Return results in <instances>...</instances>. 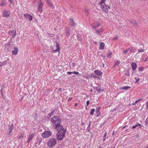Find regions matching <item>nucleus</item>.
<instances>
[{
  "mask_svg": "<svg viewBox=\"0 0 148 148\" xmlns=\"http://www.w3.org/2000/svg\"><path fill=\"white\" fill-rule=\"evenodd\" d=\"M51 122L58 131L60 130V128H63L62 125L60 124L61 119L58 116H55L51 118Z\"/></svg>",
  "mask_w": 148,
  "mask_h": 148,
  "instance_id": "1",
  "label": "nucleus"
},
{
  "mask_svg": "<svg viewBox=\"0 0 148 148\" xmlns=\"http://www.w3.org/2000/svg\"><path fill=\"white\" fill-rule=\"evenodd\" d=\"M58 132L56 135V138L58 140H62L65 136L66 130L63 128H60L58 130Z\"/></svg>",
  "mask_w": 148,
  "mask_h": 148,
  "instance_id": "2",
  "label": "nucleus"
},
{
  "mask_svg": "<svg viewBox=\"0 0 148 148\" xmlns=\"http://www.w3.org/2000/svg\"><path fill=\"white\" fill-rule=\"evenodd\" d=\"M57 142V140L55 138L50 139L47 143L49 147H51L55 146Z\"/></svg>",
  "mask_w": 148,
  "mask_h": 148,
  "instance_id": "3",
  "label": "nucleus"
},
{
  "mask_svg": "<svg viewBox=\"0 0 148 148\" xmlns=\"http://www.w3.org/2000/svg\"><path fill=\"white\" fill-rule=\"evenodd\" d=\"M56 49H54L52 47H51V49L52 50L53 52L54 53H56V52H58L59 53L60 52V47L59 45L58 44V43L57 42H56Z\"/></svg>",
  "mask_w": 148,
  "mask_h": 148,
  "instance_id": "4",
  "label": "nucleus"
},
{
  "mask_svg": "<svg viewBox=\"0 0 148 148\" xmlns=\"http://www.w3.org/2000/svg\"><path fill=\"white\" fill-rule=\"evenodd\" d=\"M51 134V132L50 131H46L42 134V136L43 137L47 138L50 136Z\"/></svg>",
  "mask_w": 148,
  "mask_h": 148,
  "instance_id": "5",
  "label": "nucleus"
},
{
  "mask_svg": "<svg viewBox=\"0 0 148 148\" xmlns=\"http://www.w3.org/2000/svg\"><path fill=\"white\" fill-rule=\"evenodd\" d=\"M38 3V10L39 12H42V8L43 4L41 0H40V1Z\"/></svg>",
  "mask_w": 148,
  "mask_h": 148,
  "instance_id": "6",
  "label": "nucleus"
},
{
  "mask_svg": "<svg viewBox=\"0 0 148 148\" xmlns=\"http://www.w3.org/2000/svg\"><path fill=\"white\" fill-rule=\"evenodd\" d=\"M110 6H108V7L106 4L104 6H102L101 7V9L105 12H107L108 10V9H110Z\"/></svg>",
  "mask_w": 148,
  "mask_h": 148,
  "instance_id": "7",
  "label": "nucleus"
},
{
  "mask_svg": "<svg viewBox=\"0 0 148 148\" xmlns=\"http://www.w3.org/2000/svg\"><path fill=\"white\" fill-rule=\"evenodd\" d=\"M94 72L95 74L97 76H101L103 74L102 72L99 70L97 69L94 71Z\"/></svg>",
  "mask_w": 148,
  "mask_h": 148,
  "instance_id": "8",
  "label": "nucleus"
},
{
  "mask_svg": "<svg viewBox=\"0 0 148 148\" xmlns=\"http://www.w3.org/2000/svg\"><path fill=\"white\" fill-rule=\"evenodd\" d=\"M131 66L132 68V69L133 71H135L136 70L137 67V64L134 62H132L131 64Z\"/></svg>",
  "mask_w": 148,
  "mask_h": 148,
  "instance_id": "9",
  "label": "nucleus"
},
{
  "mask_svg": "<svg viewBox=\"0 0 148 148\" xmlns=\"http://www.w3.org/2000/svg\"><path fill=\"white\" fill-rule=\"evenodd\" d=\"M9 34L11 37H13L15 36L16 32V31L14 30L12 31L10 30L9 32Z\"/></svg>",
  "mask_w": 148,
  "mask_h": 148,
  "instance_id": "10",
  "label": "nucleus"
},
{
  "mask_svg": "<svg viewBox=\"0 0 148 148\" xmlns=\"http://www.w3.org/2000/svg\"><path fill=\"white\" fill-rule=\"evenodd\" d=\"M34 135L33 133L30 134L28 136L27 143H29V142L34 137Z\"/></svg>",
  "mask_w": 148,
  "mask_h": 148,
  "instance_id": "11",
  "label": "nucleus"
},
{
  "mask_svg": "<svg viewBox=\"0 0 148 148\" xmlns=\"http://www.w3.org/2000/svg\"><path fill=\"white\" fill-rule=\"evenodd\" d=\"M13 125H11L9 126L8 128V134L10 135V134H12V132L13 129Z\"/></svg>",
  "mask_w": 148,
  "mask_h": 148,
  "instance_id": "12",
  "label": "nucleus"
},
{
  "mask_svg": "<svg viewBox=\"0 0 148 148\" xmlns=\"http://www.w3.org/2000/svg\"><path fill=\"white\" fill-rule=\"evenodd\" d=\"M24 16L27 19H28L29 21H31L32 20V16L29 14H25L24 15Z\"/></svg>",
  "mask_w": 148,
  "mask_h": 148,
  "instance_id": "13",
  "label": "nucleus"
},
{
  "mask_svg": "<svg viewBox=\"0 0 148 148\" xmlns=\"http://www.w3.org/2000/svg\"><path fill=\"white\" fill-rule=\"evenodd\" d=\"M10 14V12L8 11L5 10L3 12V16L4 17L6 16L8 17L9 16Z\"/></svg>",
  "mask_w": 148,
  "mask_h": 148,
  "instance_id": "14",
  "label": "nucleus"
},
{
  "mask_svg": "<svg viewBox=\"0 0 148 148\" xmlns=\"http://www.w3.org/2000/svg\"><path fill=\"white\" fill-rule=\"evenodd\" d=\"M6 5L7 4L4 0H0V6H6Z\"/></svg>",
  "mask_w": 148,
  "mask_h": 148,
  "instance_id": "15",
  "label": "nucleus"
},
{
  "mask_svg": "<svg viewBox=\"0 0 148 148\" xmlns=\"http://www.w3.org/2000/svg\"><path fill=\"white\" fill-rule=\"evenodd\" d=\"M18 49L17 47H14V50L12 51V53L14 55H16L17 54Z\"/></svg>",
  "mask_w": 148,
  "mask_h": 148,
  "instance_id": "16",
  "label": "nucleus"
},
{
  "mask_svg": "<svg viewBox=\"0 0 148 148\" xmlns=\"http://www.w3.org/2000/svg\"><path fill=\"white\" fill-rule=\"evenodd\" d=\"M69 24L71 26H75V23L72 18H70Z\"/></svg>",
  "mask_w": 148,
  "mask_h": 148,
  "instance_id": "17",
  "label": "nucleus"
},
{
  "mask_svg": "<svg viewBox=\"0 0 148 148\" xmlns=\"http://www.w3.org/2000/svg\"><path fill=\"white\" fill-rule=\"evenodd\" d=\"M105 45L103 42H101L100 44L99 49L100 50H103L104 48Z\"/></svg>",
  "mask_w": 148,
  "mask_h": 148,
  "instance_id": "18",
  "label": "nucleus"
},
{
  "mask_svg": "<svg viewBox=\"0 0 148 148\" xmlns=\"http://www.w3.org/2000/svg\"><path fill=\"white\" fill-rule=\"evenodd\" d=\"M100 25V24H97L96 25H95V24H93L91 25V26L93 29H95L96 28H97Z\"/></svg>",
  "mask_w": 148,
  "mask_h": 148,
  "instance_id": "19",
  "label": "nucleus"
},
{
  "mask_svg": "<svg viewBox=\"0 0 148 148\" xmlns=\"http://www.w3.org/2000/svg\"><path fill=\"white\" fill-rule=\"evenodd\" d=\"M66 32H65V34L66 36H70V30L68 28H67L66 29Z\"/></svg>",
  "mask_w": 148,
  "mask_h": 148,
  "instance_id": "20",
  "label": "nucleus"
},
{
  "mask_svg": "<svg viewBox=\"0 0 148 148\" xmlns=\"http://www.w3.org/2000/svg\"><path fill=\"white\" fill-rule=\"evenodd\" d=\"M55 110H53L50 113H49L48 114L47 117L49 118L53 115L55 112Z\"/></svg>",
  "mask_w": 148,
  "mask_h": 148,
  "instance_id": "21",
  "label": "nucleus"
},
{
  "mask_svg": "<svg viewBox=\"0 0 148 148\" xmlns=\"http://www.w3.org/2000/svg\"><path fill=\"white\" fill-rule=\"evenodd\" d=\"M130 22L132 23L134 25L137 26L138 25V23H137L136 21H132V20H130Z\"/></svg>",
  "mask_w": 148,
  "mask_h": 148,
  "instance_id": "22",
  "label": "nucleus"
},
{
  "mask_svg": "<svg viewBox=\"0 0 148 148\" xmlns=\"http://www.w3.org/2000/svg\"><path fill=\"white\" fill-rule=\"evenodd\" d=\"M95 30L97 33L99 34L101 33L103 31L102 28H100L99 29H95Z\"/></svg>",
  "mask_w": 148,
  "mask_h": 148,
  "instance_id": "23",
  "label": "nucleus"
},
{
  "mask_svg": "<svg viewBox=\"0 0 148 148\" xmlns=\"http://www.w3.org/2000/svg\"><path fill=\"white\" fill-rule=\"evenodd\" d=\"M138 126H139L140 127H141V125L139 123H136L135 125H133L132 127V129H134L136 127H137Z\"/></svg>",
  "mask_w": 148,
  "mask_h": 148,
  "instance_id": "24",
  "label": "nucleus"
},
{
  "mask_svg": "<svg viewBox=\"0 0 148 148\" xmlns=\"http://www.w3.org/2000/svg\"><path fill=\"white\" fill-rule=\"evenodd\" d=\"M105 1H106L104 0H101V1L100 2V5L101 7L102 6H104V5H105Z\"/></svg>",
  "mask_w": 148,
  "mask_h": 148,
  "instance_id": "25",
  "label": "nucleus"
},
{
  "mask_svg": "<svg viewBox=\"0 0 148 148\" xmlns=\"http://www.w3.org/2000/svg\"><path fill=\"white\" fill-rule=\"evenodd\" d=\"M47 3L48 4V5H49V6L52 7V8L53 7V5L49 1V0H46Z\"/></svg>",
  "mask_w": 148,
  "mask_h": 148,
  "instance_id": "26",
  "label": "nucleus"
},
{
  "mask_svg": "<svg viewBox=\"0 0 148 148\" xmlns=\"http://www.w3.org/2000/svg\"><path fill=\"white\" fill-rule=\"evenodd\" d=\"M134 78L136 80V81L135 82V84H138L139 82V80H140V78H137L136 77H135Z\"/></svg>",
  "mask_w": 148,
  "mask_h": 148,
  "instance_id": "27",
  "label": "nucleus"
},
{
  "mask_svg": "<svg viewBox=\"0 0 148 148\" xmlns=\"http://www.w3.org/2000/svg\"><path fill=\"white\" fill-rule=\"evenodd\" d=\"M130 88V87L124 86H123L121 88V89L123 90H127L128 88Z\"/></svg>",
  "mask_w": 148,
  "mask_h": 148,
  "instance_id": "28",
  "label": "nucleus"
},
{
  "mask_svg": "<svg viewBox=\"0 0 148 148\" xmlns=\"http://www.w3.org/2000/svg\"><path fill=\"white\" fill-rule=\"evenodd\" d=\"M130 49L128 48L126 49V50L124 51H123V53L124 54H126V53L128 52V51L130 50Z\"/></svg>",
  "mask_w": 148,
  "mask_h": 148,
  "instance_id": "29",
  "label": "nucleus"
},
{
  "mask_svg": "<svg viewBox=\"0 0 148 148\" xmlns=\"http://www.w3.org/2000/svg\"><path fill=\"white\" fill-rule=\"evenodd\" d=\"M95 111V109L94 108L91 109L90 112V114L91 115H93Z\"/></svg>",
  "mask_w": 148,
  "mask_h": 148,
  "instance_id": "30",
  "label": "nucleus"
},
{
  "mask_svg": "<svg viewBox=\"0 0 148 148\" xmlns=\"http://www.w3.org/2000/svg\"><path fill=\"white\" fill-rule=\"evenodd\" d=\"M85 12L86 14V15L88 16V15L89 14V10L88 9L85 8Z\"/></svg>",
  "mask_w": 148,
  "mask_h": 148,
  "instance_id": "31",
  "label": "nucleus"
},
{
  "mask_svg": "<svg viewBox=\"0 0 148 148\" xmlns=\"http://www.w3.org/2000/svg\"><path fill=\"white\" fill-rule=\"evenodd\" d=\"M8 60V58L7 60H6L5 61L3 62H2V64L3 65H3H4L6 64H7V62Z\"/></svg>",
  "mask_w": 148,
  "mask_h": 148,
  "instance_id": "32",
  "label": "nucleus"
},
{
  "mask_svg": "<svg viewBox=\"0 0 148 148\" xmlns=\"http://www.w3.org/2000/svg\"><path fill=\"white\" fill-rule=\"evenodd\" d=\"M103 90L101 88L99 87H98L97 91L98 92H102L103 91Z\"/></svg>",
  "mask_w": 148,
  "mask_h": 148,
  "instance_id": "33",
  "label": "nucleus"
},
{
  "mask_svg": "<svg viewBox=\"0 0 148 148\" xmlns=\"http://www.w3.org/2000/svg\"><path fill=\"white\" fill-rule=\"evenodd\" d=\"M144 69V68L142 67H140L138 68V71H139L141 72L143 71Z\"/></svg>",
  "mask_w": 148,
  "mask_h": 148,
  "instance_id": "34",
  "label": "nucleus"
},
{
  "mask_svg": "<svg viewBox=\"0 0 148 148\" xmlns=\"http://www.w3.org/2000/svg\"><path fill=\"white\" fill-rule=\"evenodd\" d=\"M120 63V62L119 61H117L114 64V66L118 65Z\"/></svg>",
  "mask_w": 148,
  "mask_h": 148,
  "instance_id": "35",
  "label": "nucleus"
},
{
  "mask_svg": "<svg viewBox=\"0 0 148 148\" xmlns=\"http://www.w3.org/2000/svg\"><path fill=\"white\" fill-rule=\"evenodd\" d=\"M112 55V52H109V53L107 55V57H110Z\"/></svg>",
  "mask_w": 148,
  "mask_h": 148,
  "instance_id": "36",
  "label": "nucleus"
},
{
  "mask_svg": "<svg viewBox=\"0 0 148 148\" xmlns=\"http://www.w3.org/2000/svg\"><path fill=\"white\" fill-rule=\"evenodd\" d=\"M138 53L144 52V50L142 49H139L138 50Z\"/></svg>",
  "mask_w": 148,
  "mask_h": 148,
  "instance_id": "37",
  "label": "nucleus"
},
{
  "mask_svg": "<svg viewBox=\"0 0 148 148\" xmlns=\"http://www.w3.org/2000/svg\"><path fill=\"white\" fill-rule=\"evenodd\" d=\"M101 108V107L100 106H98L97 108H96V110L97 112H98L99 111V110L100 109V108Z\"/></svg>",
  "mask_w": 148,
  "mask_h": 148,
  "instance_id": "38",
  "label": "nucleus"
},
{
  "mask_svg": "<svg viewBox=\"0 0 148 148\" xmlns=\"http://www.w3.org/2000/svg\"><path fill=\"white\" fill-rule=\"evenodd\" d=\"M143 99L142 98L140 99H139L138 100H136L135 102V103L136 104L138 102L140 101L141 100H142Z\"/></svg>",
  "mask_w": 148,
  "mask_h": 148,
  "instance_id": "39",
  "label": "nucleus"
},
{
  "mask_svg": "<svg viewBox=\"0 0 148 148\" xmlns=\"http://www.w3.org/2000/svg\"><path fill=\"white\" fill-rule=\"evenodd\" d=\"M8 1L10 2L12 4H13L14 3V0H8Z\"/></svg>",
  "mask_w": 148,
  "mask_h": 148,
  "instance_id": "40",
  "label": "nucleus"
},
{
  "mask_svg": "<svg viewBox=\"0 0 148 148\" xmlns=\"http://www.w3.org/2000/svg\"><path fill=\"white\" fill-rule=\"evenodd\" d=\"M145 124L146 125L147 123H148V116L147 119H146V121H145Z\"/></svg>",
  "mask_w": 148,
  "mask_h": 148,
  "instance_id": "41",
  "label": "nucleus"
},
{
  "mask_svg": "<svg viewBox=\"0 0 148 148\" xmlns=\"http://www.w3.org/2000/svg\"><path fill=\"white\" fill-rule=\"evenodd\" d=\"M73 73L75 75H78L79 74V73L78 72L73 71Z\"/></svg>",
  "mask_w": 148,
  "mask_h": 148,
  "instance_id": "42",
  "label": "nucleus"
},
{
  "mask_svg": "<svg viewBox=\"0 0 148 148\" xmlns=\"http://www.w3.org/2000/svg\"><path fill=\"white\" fill-rule=\"evenodd\" d=\"M24 137V135L21 134V135L19 137V139L23 138Z\"/></svg>",
  "mask_w": 148,
  "mask_h": 148,
  "instance_id": "43",
  "label": "nucleus"
},
{
  "mask_svg": "<svg viewBox=\"0 0 148 148\" xmlns=\"http://www.w3.org/2000/svg\"><path fill=\"white\" fill-rule=\"evenodd\" d=\"M90 103V101L89 100H87L86 102V106H87L89 104V103Z\"/></svg>",
  "mask_w": 148,
  "mask_h": 148,
  "instance_id": "44",
  "label": "nucleus"
},
{
  "mask_svg": "<svg viewBox=\"0 0 148 148\" xmlns=\"http://www.w3.org/2000/svg\"><path fill=\"white\" fill-rule=\"evenodd\" d=\"M67 73L68 74H69V75H71V74L73 73V72H71L68 71L67 72Z\"/></svg>",
  "mask_w": 148,
  "mask_h": 148,
  "instance_id": "45",
  "label": "nucleus"
},
{
  "mask_svg": "<svg viewBox=\"0 0 148 148\" xmlns=\"http://www.w3.org/2000/svg\"><path fill=\"white\" fill-rule=\"evenodd\" d=\"M90 125H89L87 127V129L88 130V131H89V129H90Z\"/></svg>",
  "mask_w": 148,
  "mask_h": 148,
  "instance_id": "46",
  "label": "nucleus"
},
{
  "mask_svg": "<svg viewBox=\"0 0 148 148\" xmlns=\"http://www.w3.org/2000/svg\"><path fill=\"white\" fill-rule=\"evenodd\" d=\"M83 77L85 78H87V79H88L89 78V77L88 76H83Z\"/></svg>",
  "mask_w": 148,
  "mask_h": 148,
  "instance_id": "47",
  "label": "nucleus"
},
{
  "mask_svg": "<svg viewBox=\"0 0 148 148\" xmlns=\"http://www.w3.org/2000/svg\"><path fill=\"white\" fill-rule=\"evenodd\" d=\"M98 88V87L97 86H95V87H94V89L96 90H97V91Z\"/></svg>",
  "mask_w": 148,
  "mask_h": 148,
  "instance_id": "48",
  "label": "nucleus"
},
{
  "mask_svg": "<svg viewBox=\"0 0 148 148\" xmlns=\"http://www.w3.org/2000/svg\"><path fill=\"white\" fill-rule=\"evenodd\" d=\"M3 66V65L2 64L1 62H0V67H1V66Z\"/></svg>",
  "mask_w": 148,
  "mask_h": 148,
  "instance_id": "49",
  "label": "nucleus"
},
{
  "mask_svg": "<svg viewBox=\"0 0 148 148\" xmlns=\"http://www.w3.org/2000/svg\"><path fill=\"white\" fill-rule=\"evenodd\" d=\"M130 52L131 53H132V51H133L132 49H130Z\"/></svg>",
  "mask_w": 148,
  "mask_h": 148,
  "instance_id": "50",
  "label": "nucleus"
},
{
  "mask_svg": "<svg viewBox=\"0 0 148 148\" xmlns=\"http://www.w3.org/2000/svg\"><path fill=\"white\" fill-rule=\"evenodd\" d=\"M146 106H148V101H147L146 103Z\"/></svg>",
  "mask_w": 148,
  "mask_h": 148,
  "instance_id": "51",
  "label": "nucleus"
},
{
  "mask_svg": "<svg viewBox=\"0 0 148 148\" xmlns=\"http://www.w3.org/2000/svg\"><path fill=\"white\" fill-rule=\"evenodd\" d=\"M72 99V97L70 98H69L68 100L70 101Z\"/></svg>",
  "mask_w": 148,
  "mask_h": 148,
  "instance_id": "52",
  "label": "nucleus"
},
{
  "mask_svg": "<svg viewBox=\"0 0 148 148\" xmlns=\"http://www.w3.org/2000/svg\"><path fill=\"white\" fill-rule=\"evenodd\" d=\"M147 59H145L144 60V62H145L146 61H147Z\"/></svg>",
  "mask_w": 148,
  "mask_h": 148,
  "instance_id": "53",
  "label": "nucleus"
},
{
  "mask_svg": "<svg viewBox=\"0 0 148 148\" xmlns=\"http://www.w3.org/2000/svg\"><path fill=\"white\" fill-rule=\"evenodd\" d=\"M102 65H103V67H104V64H103V63H102Z\"/></svg>",
  "mask_w": 148,
  "mask_h": 148,
  "instance_id": "54",
  "label": "nucleus"
},
{
  "mask_svg": "<svg viewBox=\"0 0 148 148\" xmlns=\"http://www.w3.org/2000/svg\"><path fill=\"white\" fill-rule=\"evenodd\" d=\"M135 103H133L132 104V105H135Z\"/></svg>",
  "mask_w": 148,
  "mask_h": 148,
  "instance_id": "55",
  "label": "nucleus"
},
{
  "mask_svg": "<svg viewBox=\"0 0 148 148\" xmlns=\"http://www.w3.org/2000/svg\"><path fill=\"white\" fill-rule=\"evenodd\" d=\"M77 105V103H75V106H76Z\"/></svg>",
  "mask_w": 148,
  "mask_h": 148,
  "instance_id": "56",
  "label": "nucleus"
},
{
  "mask_svg": "<svg viewBox=\"0 0 148 148\" xmlns=\"http://www.w3.org/2000/svg\"><path fill=\"white\" fill-rule=\"evenodd\" d=\"M146 108L148 109V106H146Z\"/></svg>",
  "mask_w": 148,
  "mask_h": 148,
  "instance_id": "57",
  "label": "nucleus"
},
{
  "mask_svg": "<svg viewBox=\"0 0 148 148\" xmlns=\"http://www.w3.org/2000/svg\"><path fill=\"white\" fill-rule=\"evenodd\" d=\"M127 75H128V76H129V75H130V74H127Z\"/></svg>",
  "mask_w": 148,
  "mask_h": 148,
  "instance_id": "58",
  "label": "nucleus"
}]
</instances>
